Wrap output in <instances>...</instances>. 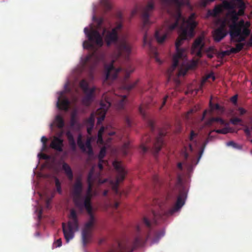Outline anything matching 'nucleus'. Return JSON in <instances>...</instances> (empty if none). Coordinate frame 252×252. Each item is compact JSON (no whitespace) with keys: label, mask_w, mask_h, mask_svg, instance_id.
<instances>
[{"label":"nucleus","mask_w":252,"mask_h":252,"mask_svg":"<svg viewBox=\"0 0 252 252\" xmlns=\"http://www.w3.org/2000/svg\"><path fill=\"white\" fill-rule=\"evenodd\" d=\"M104 22V19L102 17H100L97 19V24L98 27L102 26Z\"/></svg>","instance_id":"obj_55"},{"label":"nucleus","mask_w":252,"mask_h":252,"mask_svg":"<svg viewBox=\"0 0 252 252\" xmlns=\"http://www.w3.org/2000/svg\"><path fill=\"white\" fill-rule=\"evenodd\" d=\"M84 32L89 40L84 41L83 45L84 48H93L94 45L99 47L102 46L103 45L102 36L96 29L93 28L89 29L86 27L84 29Z\"/></svg>","instance_id":"obj_7"},{"label":"nucleus","mask_w":252,"mask_h":252,"mask_svg":"<svg viewBox=\"0 0 252 252\" xmlns=\"http://www.w3.org/2000/svg\"><path fill=\"white\" fill-rule=\"evenodd\" d=\"M238 111L240 113V114L243 115L246 113V110L242 107H240L238 108Z\"/></svg>","instance_id":"obj_59"},{"label":"nucleus","mask_w":252,"mask_h":252,"mask_svg":"<svg viewBox=\"0 0 252 252\" xmlns=\"http://www.w3.org/2000/svg\"><path fill=\"white\" fill-rule=\"evenodd\" d=\"M247 45L249 46H252V35L249 40L248 42H247Z\"/></svg>","instance_id":"obj_64"},{"label":"nucleus","mask_w":252,"mask_h":252,"mask_svg":"<svg viewBox=\"0 0 252 252\" xmlns=\"http://www.w3.org/2000/svg\"><path fill=\"white\" fill-rule=\"evenodd\" d=\"M147 125L152 131H153L155 129L154 122L151 119H148L147 121Z\"/></svg>","instance_id":"obj_43"},{"label":"nucleus","mask_w":252,"mask_h":252,"mask_svg":"<svg viewBox=\"0 0 252 252\" xmlns=\"http://www.w3.org/2000/svg\"><path fill=\"white\" fill-rule=\"evenodd\" d=\"M63 141L61 137L54 136L50 143V147L57 151L62 152L63 150Z\"/></svg>","instance_id":"obj_18"},{"label":"nucleus","mask_w":252,"mask_h":252,"mask_svg":"<svg viewBox=\"0 0 252 252\" xmlns=\"http://www.w3.org/2000/svg\"><path fill=\"white\" fill-rule=\"evenodd\" d=\"M197 136V133H195L193 130H191L189 136V140L193 141L194 137Z\"/></svg>","instance_id":"obj_53"},{"label":"nucleus","mask_w":252,"mask_h":252,"mask_svg":"<svg viewBox=\"0 0 252 252\" xmlns=\"http://www.w3.org/2000/svg\"><path fill=\"white\" fill-rule=\"evenodd\" d=\"M86 151L90 156H92L94 154L93 148L91 145V138H88L85 144Z\"/></svg>","instance_id":"obj_25"},{"label":"nucleus","mask_w":252,"mask_h":252,"mask_svg":"<svg viewBox=\"0 0 252 252\" xmlns=\"http://www.w3.org/2000/svg\"><path fill=\"white\" fill-rule=\"evenodd\" d=\"M141 149L142 151V152L145 153L148 151V150L150 149V147L149 146L145 145L144 144H142L141 145Z\"/></svg>","instance_id":"obj_47"},{"label":"nucleus","mask_w":252,"mask_h":252,"mask_svg":"<svg viewBox=\"0 0 252 252\" xmlns=\"http://www.w3.org/2000/svg\"><path fill=\"white\" fill-rule=\"evenodd\" d=\"M229 53L228 50L220 52L218 54V58L220 59H223L225 56H229Z\"/></svg>","instance_id":"obj_42"},{"label":"nucleus","mask_w":252,"mask_h":252,"mask_svg":"<svg viewBox=\"0 0 252 252\" xmlns=\"http://www.w3.org/2000/svg\"><path fill=\"white\" fill-rule=\"evenodd\" d=\"M70 104V102L68 98L63 95V93H61V95L59 96L57 102V107L59 109L67 111Z\"/></svg>","instance_id":"obj_17"},{"label":"nucleus","mask_w":252,"mask_h":252,"mask_svg":"<svg viewBox=\"0 0 252 252\" xmlns=\"http://www.w3.org/2000/svg\"><path fill=\"white\" fill-rule=\"evenodd\" d=\"M41 141L43 144V147L45 148L46 147V142L47 141V138L45 136H42L41 139Z\"/></svg>","instance_id":"obj_52"},{"label":"nucleus","mask_w":252,"mask_h":252,"mask_svg":"<svg viewBox=\"0 0 252 252\" xmlns=\"http://www.w3.org/2000/svg\"><path fill=\"white\" fill-rule=\"evenodd\" d=\"M136 83H134L130 84H126L125 86V89H126L127 90H130L136 86Z\"/></svg>","instance_id":"obj_49"},{"label":"nucleus","mask_w":252,"mask_h":252,"mask_svg":"<svg viewBox=\"0 0 252 252\" xmlns=\"http://www.w3.org/2000/svg\"><path fill=\"white\" fill-rule=\"evenodd\" d=\"M142 140L143 143H148L151 141V138L149 136H145L143 138Z\"/></svg>","instance_id":"obj_54"},{"label":"nucleus","mask_w":252,"mask_h":252,"mask_svg":"<svg viewBox=\"0 0 252 252\" xmlns=\"http://www.w3.org/2000/svg\"><path fill=\"white\" fill-rule=\"evenodd\" d=\"M216 132L218 133L221 134H226L228 132V130L226 128H224L222 129H216L214 130Z\"/></svg>","instance_id":"obj_46"},{"label":"nucleus","mask_w":252,"mask_h":252,"mask_svg":"<svg viewBox=\"0 0 252 252\" xmlns=\"http://www.w3.org/2000/svg\"><path fill=\"white\" fill-rule=\"evenodd\" d=\"M102 35L107 47L114 44L115 49L118 57H122L126 60H128L131 53L132 45L128 37L123 35L119 37L118 33L115 29L111 30L104 28Z\"/></svg>","instance_id":"obj_3"},{"label":"nucleus","mask_w":252,"mask_h":252,"mask_svg":"<svg viewBox=\"0 0 252 252\" xmlns=\"http://www.w3.org/2000/svg\"><path fill=\"white\" fill-rule=\"evenodd\" d=\"M226 22L224 21L221 23L220 26L214 31L213 37L216 42H220L226 35Z\"/></svg>","instance_id":"obj_16"},{"label":"nucleus","mask_w":252,"mask_h":252,"mask_svg":"<svg viewBox=\"0 0 252 252\" xmlns=\"http://www.w3.org/2000/svg\"><path fill=\"white\" fill-rule=\"evenodd\" d=\"M161 6L169 14V19L166 21L162 29L157 31L155 38L158 43H162L167 35L176 28L178 29L179 36L175 42L176 53L173 57V64L168 69L166 75L168 81L171 79L173 72L179 65V60H186L185 49L180 48L184 40L191 38L194 35V29L197 23L194 20L195 14L191 13L188 19L181 13V8L187 5L191 8L189 0H159Z\"/></svg>","instance_id":"obj_1"},{"label":"nucleus","mask_w":252,"mask_h":252,"mask_svg":"<svg viewBox=\"0 0 252 252\" xmlns=\"http://www.w3.org/2000/svg\"><path fill=\"white\" fill-rule=\"evenodd\" d=\"M100 3L106 11H109L111 9L112 6L109 0H101Z\"/></svg>","instance_id":"obj_31"},{"label":"nucleus","mask_w":252,"mask_h":252,"mask_svg":"<svg viewBox=\"0 0 252 252\" xmlns=\"http://www.w3.org/2000/svg\"><path fill=\"white\" fill-rule=\"evenodd\" d=\"M80 86L84 92H87V91H89L91 89L89 88L88 82L84 79L80 81Z\"/></svg>","instance_id":"obj_30"},{"label":"nucleus","mask_w":252,"mask_h":252,"mask_svg":"<svg viewBox=\"0 0 252 252\" xmlns=\"http://www.w3.org/2000/svg\"><path fill=\"white\" fill-rule=\"evenodd\" d=\"M126 95H123L122 96L118 97L116 103V107L118 109H122L124 108V106L126 103Z\"/></svg>","instance_id":"obj_22"},{"label":"nucleus","mask_w":252,"mask_h":252,"mask_svg":"<svg viewBox=\"0 0 252 252\" xmlns=\"http://www.w3.org/2000/svg\"><path fill=\"white\" fill-rule=\"evenodd\" d=\"M114 61L109 64L104 65V70L105 71V77L103 83L110 84L111 82L116 79L117 77L118 73L121 70V68H116L114 66Z\"/></svg>","instance_id":"obj_10"},{"label":"nucleus","mask_w":252,"mask_h":252,"mask_svg":"<svg viewBox=\"0 0 252 252\" xmlns=\"http://www.w3.org/2000/svg\"><path fill=\"white\" fill-rule=\"evenodd\" d=\"M154 9L155 5L153 0H149L147 5L143 8L141 13V18L143 21L142 29L143 30H145L147 27L151 24L149 17L152 15Z\"/></svg>","instance_id":"obj_11"},{"label":"nucleus","mask_w":252,"mask_h":252,"mask_svg":"<svg viewBox=\"0 0 252 252\" xmlns=\"http://www.w3.org/2000/svg\"><path fill=\"white\" fill-rule=\"evenodd\" d=\"M87 132L89 134L91 135L92 134V131L94 126H87Z\"/></svg>","instance_id":"obj_61"},{"label":"nucleus","mask_w":252,"mask_h":252,"mask_svg":"<svg viewBox=\"0 0 252 252\" xmlns=\"http://www.w3.org/2000/svg\"><path fill=\"white\" fill-rule=\"evenodd\" d=\"M62 169L64 171L65 174L68 179L71 181L73 178V174L70 166L66 162H63L62 163Z\"/></svg>","instance_id":"obj_21"},{"label":"nucleus","mask_w":252,"mask_h":252,"mask_svg":"<svg viewBox=\"0 0 252 252\" xmlns=\"http://www.w3.org/2000/svg\"><path fill=\"white\" fill-rule=\"evenodd\" d=\"M203 39L204 37L201 36L197 37L194 40L192 46V52L195 53L199 57H202V51L205 46Z\"/></svg>","instance_id":"obj_15"},{"label":"nucleus","mask_w":252,"mask_h":252,"mask_svg":"<svg viewBox=\"0 0 252 252\" xmlns=\"http://www.w3.org/2000/svg\"><path fill=\"white\" fill-rule=\"evenodd\" d=\"M139 111L140 113L141 114V115L143 117V118H146V114H145V110H144V107L142 105H141L139 107Z\"/></svg>","instance_id":"obj_50"},{"label":"nucleus","mask_w":252,"mask_h":252,"mask_svg":"<svg viewBox=\"0 0 252 252\" xmlns=\"http://www.w3.org/2000/svg\"><path fill=\"white\" fill-rule=\"evenodd\" d=\"M69 219L66 225L64 223H62L63 235L66 243L73 238L74 232L78 230L77 215L75 210L71 209Z\"/></svg>","instance_id":"obj_6"},{"label":"nucleus","mask_w":252,"mask_h":252,"mask_svg":"<svg viewBox=\"0 0 252 252\" xmlns=\"http://www.w3.org/2000/svg\"><path fill=\"white\" fill-rule=\"evenodd\" d=\"M224 7L226 8H230L231 7L230 3L227 1H225L223 2Z\"/></svg>","instance_id":"obj_62"},{"label":"nucleus","mask_w":252,"mask_h":252,"mask_svg":"<svg viewBox=\"0 0 252 252\" xmlns=\"http://www.w3.org/2000/svg\"><path fill=\"white\" fill-rule=\"evenodd\" d=\"M187 196L186 189L180 186L178 190L177 200L172 207L167 211H162L158 214L153 211L150 218L144 217L141 222L136 227L135 236L133 241H117L115 245L107 252H132L136 248L143 246L148 239L151 240L152 243H157L163 236L164 231L163 230H154L153 225L157 224L158 220H163L179 212L185 204Z\"/></svg>","instance_id":"obj_2"},{"label":"nucleus","mask_w":252,"mask_h":252,"mask_svg":"<svg viewBox=\"0 0 252 252\" xmlns=\"http://www.w3.org/2000/svg\"><path fill=\"white\" fill-rule=\"evenodd\" d=\"M55 123L56 126L59 128H63L64 126V120L60 115L56 116L55 117Z\"/></svg>","instance_id":"obj_26"},{"label":"nucleus","mask_w":252,"mask_h":252,"mask_svg":"<svg viewBox=\"0 0 252 252\" xmlns=\"http://www.w3.org/2000/svg\"><path fill=\"white\" fill-rule=\"evenodd\" d=\"M106 148L105 147H102L99 152V155H98V159L99 160H103V158L105 156L106 154Z\"/></svg>","instance_id":"obj_39"},{"label":"nucleus","mask_w":252,"mask_h":252,"mask_svg":"<svg viewBox=\"0 0 252 252\" xmlns=\"http://www.w3.org/2000/svg\"><path fill=\"white\" fill-rule=\"evenodd\" d=\"M94 115L92 113L89 118L86 120L85 124L87 126H94Z\"/></svg>","instance_id":"obj_29"},{"label":"nucleus","mask_w":252,"mask_h":252,"mask_svg":"<svg viewBox=\"0 0 252 252\" xmlns=\"http://www.w3.org/2000/svg\"><path fill=\"white\" fill-rule=\"evenodd\" d=\"M245 9V5L243 1H241L239 5V9L237 12V13L238 14V16H242L244 14Z\"/></svg>","instance_id":"obj_36"},{"label":"nucleus","mask_w":252,"mask_h":252,"mask_svg":"<svg viewBox=\"0 0 252 252\" xmlns=\"http://www.w3.org/2000/svg\"><path fill=\"white\" fill-rule=\"evenodd\" d=\"M196 65L197 63L195 61H192L190 64L186 65L185 68H181L177 72L178 76L185 75L189 69L193 68Z\"/></svg>","instance_id":"obj_20"},{"label":"nucleus","mask_w":252,"mask_h":252,"mask_svg":"<svg viewBox=\"0 0 252 252\" xmlns=\"http://www.w3.org/2000/svg\"><path fill=\"white\" fill-rule=\"evenodd\" d=\"M94 175V169L92 168L89 172L88 178H87V183H93V177Z\"/></svg>","instance_id":"obj_41"},{"label":"nucleus","mask_w":252,"mask_h":252,"mask_svg":"<svg viewBox=\"0 0 252 252\" xmlns=\"http://www.w3.org/2000/svg\"><path fill=\"white\" fill-rule=\"evenodd\" d=\"M231 101L233 103H234V104H236L237 102V95H235L233 96H232L231 98Z\"/></svg>","instance_id":"obj_58"},{"label":"nucleus","mask_w":252,"mask_h":252,"mask_svg":"<svg viewBox=\"0 0 252 252\" xmlns=\"http://www.w3.org/2000/svg\"><path fill=\"white\" fill-rule=\"evenodd\" d=\"M242 42H236L237 43L236 44L235 48L238 53L241 51L246 45L245 43Z\"/></svg>","instance_id":"obj_38"},{"label":"nucleus","mask_w":252,"mask_h":252,"mask_svg":"<svg viewBox=\"0 0 252 252\" xmlns=\"http://www.w3.org/2000/svg\"><path fill=\"white\" fill-rule=\"evenodd\" d=\"M62 242L61 238L58 239L56 241H55L54 243V246L56 247H60L62 246Z\"/></svg>","instance_id":"obj_51"},{"label":"nucleus","mask_w":252,"mask_h":252,"mask_svg":"<svg viewBox=\"0 0 252 252\" xmlns=\"http://www.w3.org/2000/svg\"><path fill=\"white\" fill-rule=\"evenodd\" d=\"M123 28V24L121 22L118 23L116 27L112 29H115V32H118V31L121 30Z\"/></svg>","instance_id":"obj_48"},{"label":"nucleus","mask_w":252,"mask_h":252,"mask_svg":"<svg viewBox=\"0 0 252 252\" xmlns=\"http://www.w3.org/2000/svg\"><path fill=\"white\" fill-rule=\"evenodd\" d=\"M77 144L79 146V147L80 148V149L83 151V152L86 151V148L85 146V144L83 143L82 140V136L81 134H79L77 137Z\"/></svg>","instance_id":"obj_28"},{"label":"nucleus","mask_w":252,"mask_h":252,"mask_svg":"<svg viewBox=\"0 0 252 252\" xmlns=\"http://www.w3.org/2000/svg\"><path fill=\"white\" fill-rule=\"evenodd\" d=\"M70 123L71 127H75L78 129L80 128L81 125L77 121L76 113H73L71 114Z\"/></svg>","instance_id":"obj_24"},{"label":"nucleus","mask_w":252,"mask_h":252,"mask_svg":"<svg viewBox=\"0 0 252 252\" xmlns=\"http://www.w3.org/2000/svg\"><path fill=\"white\" fill-rule=\"evenodd\" d=\"M214 50L212 47H209L206 50L207 56L209 58L212 59L214 57Z\"/></svg>","instance_id":"obj_37"},{"label":"nucleus","mask_w":252,"mask_h":252,"mask_svg":"<svg viewBox=\"0 0 252 252\" xmlns=\"http://www.w3.org/2000/svg\"><path fill=\"white\" fill-rule=\"evenodd\" d=\"M214 122L218 123L221 125H224L225 124V121L221 118L219 117L211 118L210 121V123L212 124Z\"/></svg>","instance_id":"obj_35"},{"label":"nucleus","mask_w":252,"mask_h":252,"mask_svg":"<svg viewBox=\"0 0 252 252\" xmlns=\"http://www.w3.org/2000/svg\"><path fill=\"white\" fill-rule=\"evenodd\" d=\"M103 97L105 100H101L100 103V108L96 111V114L99 115L97 118V123H101L105 117L106 113L111 105V103L108 98H106L105 96Z\"/></svg>","instance_id":"obj_13"},{"label":"nucleus","mask_w":252,"mask_h":252,"mask_svg":"<svg viewBox=\"0 0 252 252\" xmlns=\"http://www.w3.org/2000/svg\"><path fill=\"white\" fill-rule=\"evenodd\" d=\"M55 185L57 189V191L59 194H62V190L61 186V183L58 178L55 179Z\"/></svg>","instance_id":"obj_40"},{"label":"nucleus","mask_w":252,"mask_h":252,"mask_svg":"<svg viewBox=\"0 0 252 252\" xmlns=\"http://www.w3.org/2000/svg\"><path fill=\"white\" fill-rule=\"evenodd\" d=\"M104 162V160H102V161L99 160V162H98V166L99 169L100 170H102L103 169V163Z\"/></svg>","instance_id":"obj_56"},{"label":"nucleus","mask_w":252,"mask_h":252,"mask_svg":"<svg viewBox=\"0 0 252 252\" xmlns=\"http://www.w3.org/2000/svg\"><path fill=\"white\" fill-rule=\"evenodd\" d=\"M231 24L229 25V34L233 42L245 41L246 38L250 34L249 27L251 25L249 21L245 22L241 19L238 21V14L235 10L229 13Z\"/></svg>","instance_id":"obj_4"},{"label":"nucleus","mask_w":252,"mask_h":252,"mask_svg":"<svg viewBox=\"0 0 252 252\" xmlns=\"http://www.w3.org/2000/svg\"><path fill=\"white\" fill-rule=\"evenodd\" d=\"M113 165L117 173L115 183L113 187V189L116 194H119V185L125 179L127 172L120 161L114 160L113 162Z\"/></svg>","instance_id":"obj_9"},{"label":"nucleus","mask_w":252,"mask_h":252,"mask_svg":"<svg viewBox=\"0 0 252 252\" xmlns=\"http://www.w3.org/2000/svg\"><path fill=\"white\" fill-rule=\"evenodd\" d=\"M83 186L81 178H78L72 188L73 201L75 206L80 210L83 209V196H82Z\"/></svg>","instance_id":"obj_8"},{"label":"nucleus","mask_w":252,"mask_h":252,"mask_svg":"<svg viewBox=\"0 0 252 252\" xmlns=\"http://www.w3.org/2000/svg\"><path fill=\"white\" fill-rule=\"evenodd\" d=\"M104 56L103 54H99L96 52H94L91 54L87 56L84 60V65L87 66L90 63H91V69H93L95 65L100 61H103Z\"/></svg>","instance_id":"obj_12"},{"label":"nucleus","mask_w":252,"mask_h":252,"mask_svg":"<svg viewBox=\"0 0 252 252\" xmlns=\"http://www.w3.org/2000/svg\"><path fill=\"white\" fill-rule=\"evenodd\" d=\"M125 121L126 125L127 127H130L132 125V122L130 118L128 116H126L125 118Z\"/></svg>","instance_id":"obj_44"},{"label":"nucleus","mask_w":252,"mask_h":252,"mask_svg":"<svg viewBox=\"0 0 252 252\" xmlns=\"http://www.w3.org/2000/svg\"><path fill=\"white\" fill-rule=\"evenodd\" d=\"M105 128L104 127H101L98 131V138L97 142L100 143H103V138L102 135L104 132Z\"/></svg>","instance_id":"obj_34"},{"label":"nucleus","mask_w":252,"mask_h":252,"mask_svg":"<svg viewBox=\"0 0 252 252\" xmlns=\"http://www.w3.org/2000/svg\"><path fill=\"white\" fill-rule=\"evenodd\" d=\"M154 52L155 56V59L156 61L159 63H161V61L158 57V53L155 49H154Z\"/></svg>","instance_id":"obj_57"},{"label":"nucleus","mask_w":252,"mask_h":252,"mask_svg":"<svg viewBox=\"0 0 252 252\" xmlns=\"http://www.w3.org/2000/svg\"><path fill=\"white\" fill-rule=\"evenodd\" d=\"M223 10V7L221 5H217L216 6L212 11H209V13L210 14L213 16H216L221 12H222Z\"/></svg>","instance_id":"obj_27"},{"label":"nucleus","mask_w":252,"mask_h":252,"mask_svg":"<svg viewBox=\"0 0 252 252\" xmlns=\"http://www.w3.org/2000/svg\"><path fill=\"white\" fill-rule=\"evenodd\" d=\"M165 135L164 131L160 130L158 136L156 137L155 141L153 143L152 148L151 149V152L156 156L161 150L163 145V138Z\"/></svg>","instance_id":"obj_14"},{"label":"nucleus","mask_w":252,"mask_h":252,"mask_svg":"<svg viewBox=\"0 0 252 252\" xmlns=\"http://www.w3.org/2000/svg\"><path fill=\"white\" fill-rule=\"evenodd\" d=\"M227 145L231 146H233V147H235L236 146V144L233 141H231L227 143Z\"/></svg>","instance_id":"obj_63"},{"label":"nucleus","mask_w":252,"mask_h":252,"mask_svg":"<svg viewBox=\"0 0 252 252\" xmlns=\"http://www.w3.org/2000/svg\"><path fill=\"white\" fill-rule=\"evenodd\" d=\"M149 39L148 34L146 32L144 34V38H143V44L144 46H148L149 48L152 49L153 47L152 46L151 42Z\"/></svg>","instance_id":"obj_32"},{"label":"nucleus","mask_w":252,"mask_h":252,"mask_svg":"<svg viewBox=\"0 0 252 252\" xmlns=\"http://www.w3.org/2000/svg\"><path fill=\"white\" fill-rule=\"evenodd\" d=\"M241 121L242 120L238 118H232L230 120L231 123L234 125H237L239 123L241 122Z\"/></svg>","instance_id":"obj_45"},{"label":"nucleus","mask_w":252,"mask_h":252,"mask_svg":"<svg viewBox=\"0 0 252 252\" xmlns=\"http://www.w3.org/2000/svg\"><path fill=\"white\" fill-rule=\"evenodd\" d=\"M66 136L71 149L75 150L76 148V144L72 134L70 131H68L66 132Z\"/></svg>","instance_id":"obj_23"},{"label":"nucleus","mask_w":252,"mask_h":252,"mask_svg":"<svg viewBox=\"0 0 252 252\" xmlns=\"http://www.w3.org/2000/svg\"><path fill=\"white\" fill-rule=\"evenodd\" d=\"M93 183H88L86 194L83 196V209L85 208L89 216V220L85 224L82 232V239L84 246L89 243L92 238V229L95 222V218L93 212L91 199L93 197Z\"/></svg>","instance_id":"obj_5"},{"label":"nucleus","mask_w":252,"mask_h":252,"mask_svg":"<svg viewBox=\"0 0 252 252\" xmlns=\"http://www.w3.org/2000/svg\"><path fill=\"white\" fill-rule=\"evenodd\" d=\"M228 51H229V55H230L231 53L236 54V53H238L237 51L236 50L235 47V48H234V47L231 48L230 50H228Z\"/></svg>","instance_id":"obj_60"},{"label":"nucleus","mask_w":252,"mask_h":252,"mask_svg":"<svg viewBox=\"0 0 252 252\" xmlns=\"http://www.w3.org/2000/svg\"><path fill=\"white\" fill-rule=\"evenodd\" d=\"M209 106L211 111H213L215 110H217L219 111L222 110V107L218 103L214 104L212 102L211 100L210 101Z\"/></svg>","instance_id":"obj_33"},{"label":"nucleus","mask_w":252,"mask_h":252,"mask_svg":"<svg viewBox=\"0 0 252 252\" xmlns=\"http://www.w3.org/2000/svg\"><path fill=\"white\" fill-rule=\"evenodd\" d=\"M95 91V88L92 87L89 91H87V92H84L85 95L82 99V102L84 105L89 106L91 104L94 98Z\"/></svg>","instance_id":"obj_19"}]
</instances>
